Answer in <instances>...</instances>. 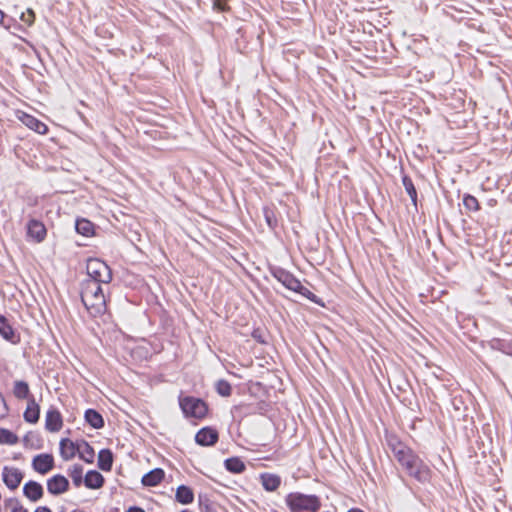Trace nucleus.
Wrapping results in <instances>:
<instances>
[{"label": "nucleus", "mask_w": 512, "mask_h": 512, "mask_svg": "<svg viewBox=\"0 0 512 512\" xmlns=\"http://www.w3.org/2000/svg\"><path fill=\"white\" fill-rule=\"evenodd\" d=\"M396 460L405 470L406 474L422 485H432L435 473L413 449H404L396 452Z\"/></svg>", "instance_id": "obj_1"}, {"label": "nucleus", "mask_w": 512, "mask_h": 512, "mask_svg": "<svg viewBox=\"0 0 512 512\" xmlns=\"http://www.w3.org/2000/svg\"><path fill=\"white\" fill-rule=\"evenodd\" d=\"M268 271L279 283H281L287 290L297 293L312 303L325 308L326 303L322 298L311 292L306 288L301 281L290 271L277 265H268Z\"/></svg>", "instance_id": "obj_2"}, {"label": "nucleus", "mask_w": 512, "mask_h": 512, "mask_svg": "<svg viewBox=\"0 0 512 512\" xmlns=\"http://www.w3.org/2000/svg\"><path fill=\"white\" fill-rule=\"evenodd\" d=\"M80 301L92 317L103 315L107 310L106 295L101 284L82 281L80 284Z\"/></svg>", "instance_id": "obj_3"}, {"label": "nucleus", "mask_w": 512, "mask_h": 512, "mask_svg": "<svg viewBox=\"0 0 512 512\" xmlns=\"http://www.w3.org/2000/svg\"><path fill=\"white\" fill-rule=\"evenodd\" d=\"M285 504L290 512H319L321 498L316 494L290 492L285 497Z\"/></svg>", "instance_id": "obj_4"}, {"label": "nucleus", "mask_w": 512, "mask_h": 512, "mask_svg": "<svg viewBox=\"0 0 512 512\" xmlns=\"http://www.w3.org/2000/svg\"><path fill=\"white\" fill-rule=\"evenodd\" d=\"M88 278L83 281L95 282L96 284H109L113 279L112 269L99 258H88L86 264Z\"/></svg>", "instance_id": "obj_5"}, {"label": "nucleus", "mask_w": 512, "mask_h": 512, "mask_svg": "<svg viewBox=\"0 0 512 512\" xmlns=\"http://www.w3.org/2000/svg\"><path fill=\"white\" fill-rule=\"evenodd\" d=\"M179 406L186 418L203 419L209 411L208 404L202 398L194 396L179 397Z\"/></svg>", "instance_id": "obj_6"}, {"label": "nucleus", "mask_w": 512, "mask_h": 512, "mask_svg": "<svg viewBox=\"0 0 512 512\" xmlns=\"http://www.w3.org/2000/svg\"><path fill=\"white\" fill-rule=\"evenodd\" d=\"M270 409L271 405L269 402L260 400L254 403H240L235 405L232 408V413L238 414L241 418H244L255 414L265 415Z\"/></svg>", "instance_id": "obj_7"}, {"label": "nucleus", "mask_w": 512, "mask_h": 512, "mask_svg": "<svg viewBox=\"0 0 512 512\" xmlns=\"http://www.w3.org/2000/svg\"><path fill=\"white\" fill-rule=\"evenodd\" d=\"M482 348L498 351L512 358V337H493L480 342Z\"/></svg>", "instance_id": "obj_8"}, {"label": "nucleus", "mask_w": 512, "mask_h": 512, "mask_svg": "<svg viewBox=\"0 0 512 512\" xmlns=\"http://www.w3.org/2000/svg\"><path fill=\"white\" fill-rule=\"evenodd\" d=\"M194 440L201 447H211L218 442L219 432L214 426H204L196 432Z\"/></svg>", "instance_id": "obj_9"}, {"label": "nucleus", "mask_w": 512, "mask_h": 512, "mask_svg": "<svg viewBox=\"0 0 512 512\" xmlns=\"http://www.w3.org/2000/svg\"><path fill=\"white\" fill-rule=\"evenodd\" d=\"M47 491L52 496H60L70 489V481L63 474H55L47 479Z\"/></svg>", "instance_id": "obj_10"}, {"label": "nucleus", "mask_w": 512, "mask_h": 512, "mask_svg": "<svg viewBox=\"0 0 512 512\" xmlns=\"http://www.w3.org/2000/svg\"><path fill=\"white\" fill-rule=\"evenodd\" d=\"M55 467V460L52 453H40L34 455V472L41 475L48 474Z\"/></svg>", "instance_id": "obj_11"}, {"label": "nucleus", "mask_w": 512, "mask_h": 512, "mask_svg": "<svg viewBox=\"0 0 512 512\" xmlns=\"http://www.w3.org/2000/svg\"><path fill=\"white\" fill-rule=\"evenodd\" d=\"M63 426V417L57 408L51 407L45 417V429L49 432H58Z\"/></svg>", "instance_id": "obj_12"}, {"label": "nucleus", "mask_w": 512, "mask_h": 512, "mask_svg": "<svg viewBox=\"0 0 512 512\" xmlns=\"http://www.w3.org/2000/svg\"><path fill=\"white\" fill-rule=\"evenodd\" d=\"M165 477V471L156 467L145 473L141 478V484L144 487H155L159 485Z\"/></svg>", "instance_id": "obj_13"}, {"label": "nucleus", "mask_w": 512, "mask_h": 512, "mask_svg": "<svg viewBox=\"0 0 512 512\" xmlns=\"http://www.w3.org/2000/svg\"><path fill=\"white\" fill-rule=\"evenodd\" d=\"M105 484L104 476L95 469L88 470L85 474L84 486L88 489L98 490Z\"/></svg>", "instance_id": "obj_14"}, {"label": "nucleus", "mask_w": 512, "mask_h": 512, "mask_svg": "<svg viewBox=\"0 0 512 512\" xmlns=\"http://www.w3.org/2000/svg\"><path fill=\"white\" fill-rule=\"evenodd\" d=\"M97 226L88 218L77 217L75 219V231L84 237H92L95 235Z\"/></svg>", "instance_id": "obj_15"}, {"label": "nucleus", "mask_w": 512, "mask_h": 512, "mask_svg": "<svg viewBox=\"0 0 512 512\" xmlns=\"http://www.w3.org/2000/svg\"><path fill=\"white\" fill-rule=\"evenodd\" d=\"M84 420L87 425L96 430L102 429L105 426L102 414L94 408H88L85 410Z\"/></svg>", "instance_id": "obj_16"}, {"label": "nucleus", "mask_w": 512, "mask_h": 512, "mask_svg": "<svg viewBox=\"0 0 512 512\" xmlns=\"http://www.w3.org/2000/svg\"><path fill=\"white\" fill-rule=\"evenodd\" d=\"M259 478L263 489L267 492H274L281 485V477L274 473L263 472Z\"/></svg>", "instance_id": "obj_17"}, {"label": "nucleus", "mask_w": 512, "mask_h": 512, "mask_svg": "<svg viewBox=\"0 0 512 512\" xmlns=\"http://www.w3.org/2000/svg\"><path fill=\"white\" fill-rule=\"evenodd\" d=\"M114 454L111 449L103 448L98 452L97 467L104 472H110L113 467Z\"/></svg>", "instance_id": "obj_18"}, {"label": "nucleus", "mask_w": 512, "mask_h": 512, "mask_svg": "<svg viewBox=\"0 0 512 512\" xmlns=\"http://www.w3.org/2000/svg\"><path fill=\"white\" fill-rule=\"evenodd\" d=\"M3 481L10 489H16L22 479L21 472L16 468L5 467L2 473Z\"/></svg>", "instance_id": "obj_19"}, {"label": "nucleus", "mask_w": 512, "mask_h": 512, "mask_svg": "<svg viewBox=\"0 0 512 512\" xmlns=\"http://www.w3.org/2000/svg\"><path fill=\"white\" fill-rule=\"evenodd\" d=\"M59 454L64 461H69L77 455V450L73 440L63 437L59 442Z\"/></svg>", "instance_id": "obj_20"}, {"label": "nucleus", "mask_w": 512, "mask_h": 512, "mask_svg": "<svg viewBox=\"0 0 512 512\" xmlns=\"http://www.w3.org/2000/svg\"><path fill=\"white\" fill-rule=\"evenodd\" d=\"M195 498L193 489L185 484H181L176 488L175 501L182 505L193 503Z\"/></svg>", "instance_id": "obj_21"}, {"label": "nucleus", "mask_w": 512, "mask_h": 512, "mask_svg": "<svg viewBox=\"0 0 512 512\" xmlns=\"http://www.w3.org/2000/svg\"><path fill=\"white\" fill-rule=\"evenodd\" d=\"M401 181H402V184L404 186L406 193L409 195V197L411 199L412 204L417 209V202H418L417 189H416L411 177L408 174L404 173L403 168L401 169Z\"/></svg>", "instance_id": "obj_22"}, {"label": "nucleus", "mask_w": 512, "mask_h": 512, "mask_svg": "<svg viewBox=\"0 0 512 512\" xmlns=\"http://www.w3.org/2000/svg\"><path fill=\"white\" fill-rule=\"evenodd\" d=\"M84 467L79 463H75L67 469V474L72 480L74 487L79 488L84 484L85 475Z\"/></svg>", "instance_id": "obj_23"}, {"label": "nucleus", "mask_w": 512, "mask_h": 512, "mask_svg": "<svg viewBox=\"0 0 512 512\" xmlns=\"http://www.w3.org/2000/svg\"><path fill=\"white\" fill-rule=\"evenodd\" d=\"M224 468L230 473L241 474L246 470V464L239 456H233L224 460Z\"/></svg>", "instance_id": "obj_24"}, {"label": "nucleus", "mask_w": 512, "mask_h": 512, "mask_svg": "<svg viewBox=\"0 0 512 512\" xmlns=\"http://www.w3.org/2000/svg\"><path fill=\"white\" fill-rule=\"evenodd\" d=\"M262 211L267 226L271 230H275L278 227V219L276 216L275 208L270 206H264Z\"/></svg>", "instance_id": "obj_25"}, {"label": "nucleus", "mask_w": 512, "mask_h": 512, "mask_svg": "<svg viewBox=\"0 0 512 512\" xmlns=\"http://www.w3.org/2000/svg\"><path fill=\"white\" fill-rule=\"evenodd\" d=\"M198 506L201 512H218L215 508L214 502L206 493L198 494Z\"/></svg>", "instance_id": "obj_26"}, {"label": "nucleus", "mask_w": 512, "mask_h": 512, "mask_svg": "<svg viewBox=\"0 0 512 512\" xmlns=\"http://www.w3.org/2000/svg\"><path fill=\"white\" fill-rule=\"evenodd\" d=\"M80 460L87 464H93L95 459V450L90 443H86L82 450L77 452Z\"/></svg>", "instance_id": "obj_27"}, {"label": "nucleus", "mask_w": 512, "mask_h": 512, "mask_svg": "<svg viewBox=\"0 0 512 512\" xmlns=\"http://www.w3.org/2000/svg\"><path fill=\"white\" fill-rule=\"evenodd\" d=\"M462 204L468 212H477L480 210V204L477 198L469 193L462 197Z\"/></svg>", "instance_id": "obj_28"}, {"label": "nucleus", "mask_w": 512, "mask_h": 512, "mask_svg": "<svg viewBox=\"0 0 512 512\" xmlns=\"http://www.w3.org/2000/svg\"><path fill=\"white\" fill-rule=\"evenodd\" d=\"M215 390L217 394L220 395L221 397H229L231 396L233 391L232 385L230 384L229 381L225 379H219L215 383Z\"/></svg>", "instance_id": "obj_29"}, {"label": "nucleus", "mask_w": 512, "mask_h": 512, "mask_svg": "<svg viewBox=\"0 0 512 512\" xmlns=\"http://www.w3.org/2000/svg\"><path fill=\"white\" fill-rule=\"evenodd\" d=\"M47 236V228L43 222L34 219V242L40 243Z\"/></svg>", "instance_id": "obj_30"}, {"label": "nucleus", "mask_w": 512, "mask_h": 512, "mask_svg": "<svg viewBox=\"0 0 512 512\" xmlns=\"http://www.w3.org/2000/svg\"><path fill=\"white\" fill-rule=\"evenodd\" d=\"M29 385L24 381H15L13 393L18 399H24L29 395Z\"/></svg>", "instance_id": "obj_31"}, {"label": "nucleus", "mask_w": 512, "mask_h": 512, "mask_svg": "<svg viewBox=\"0 0 512 512\" xmlns=\"http://www.w3.org/2000/svg\"><path fill=\"white\" fill-rule=\"evenodd\" d=\"M388 447L391 449V451L394 454V457L396 458V452L404 449H411L404 443H402L397 436H391L389 439H387Z\"/></svg>", "instance_id": "obj_32"}, {"label": "nucleus", "mask_w": 512, "mask_h": 512, "mask_svg": "<svg viewBox=\"0 0 512 512\" xmlns=\"http://www.w3.org/2000/svg\"><path fill=\"white\" fill-rule=\"evenodd\" d=\"M17 436L7 429L0 428V444H15L17 443Z\"/></svg>", "instance_id": "obj_33"}, {"label": "nucleus", "mask_w": 512, "mask_h": 512, "mask_svg": "<svg viewBox=\"0 0 512 512\" xmlns=\"http://www.w3.org/2000/svg\"><path fill=\"white\" fill-rule=\"evenodd\" d=\"M0 335L6 340H10L13 336V330L3 316H0Z\"/></svg>", "instance_id": "obj_34"}, {"label": "nucleus", "mask_w": 512, "mask_h": 512, "mask_svg": "<svg viewBox=\"0 0 512 512\" xmlns=\"http://www.w3.org/2000/svg\"><path fill=\"white\" fill-rule=\"evenodd\" d=\"M33 126H34V133L44 135L49 132V127L47 126V124L36 119L35 117H34Z\"/></svg>", "instance_id": "obj_35"}, {"label": "nucleus", "mask_w": 512, "mask_h": 512, "mask_svg": "<svg viewBox=\"0 0 512 512\" xmlns=\"http://www.w3.org/2000/svg\"><path fill=\"white\" fill-rule=\"evenodd\" d=\"M160 322L163 328L168 329L173 326V320L165 310H162L160 314Z\"/></svg>", "instance_id": "obj_36"}, {"label": "nucleus", "mask_w": 512, "mask_h": 512, "mask_svg": "<svg viewBox=\"0 0 512 512\" xmlns=\"http://www.w3.org/2000/svg\"><path fill=\"white\" fill-rule=\"evenodd\" d=\"M44 496V487L41 483L34 481V502L40 500Z\"/></svg>", "instance_id": "obj_37"}, {"label": "nucleus", "mask_w": 512, "mask_h": 512, "mask_svg": "<svg viewBox=\"0 0 512 512\" xmlns=\"http://www.w3.org/2000/svg\"><path fill=\"white\" fill-rule=\"evenodd\" d=\"M17 118L23 122L27 127L32 128V116L24 112H17Z\"/></svg>", "instance_id": "obj_38"}, {"label": "nucleus", "mask_w": 512, "mask_h": 512, "mask_svg": "<svg viewBox=\"0 0 512 512\" xmlns=\"http://www.w3.org/2000/svg\"><path fill=\"white\" fill-rule=\"evenodd\" d=\"M251 336L253 337L254 340H256L260 344H266L267 343V341L262 336L261 330L259 328L254 329L252 331V333H251Z\"/></svg>", "instance_id": "obj_39"}, {"label": "nucleus", "mask_w": 512, "mask_h": 512, "mask_svg": "<svg viewBox=\"0 0 512 512\" xmlns=\"http://www.w3.org/2000/svg\"><path fill=\"white\" fill-rule=\"evenodd\" d=\"M24 418L27 422L32 423V400L28 401L27 408L24 412Z\"/></svg>", "instance_id": "obj_40"}, {"label": "nucleus", "mask_w": 512, "mask_h": 512, "mask_svg": "<svg viewBox=\"0 0 512 512\" xmlns=\"http://www.w3.org/2000/svg\"><path fill=\"white\" fill-rule=\"evenodd\" d=\"M44 446V440L41 435L34 432V449H42Z\"/></svg>", "instance_id": "obj_41"}, {"label": "nucleus", "mask_w": 512, "mask_h": 512, "mask_svg": "<svg viewBox=\"0 0 512 512\" xmlns=\"http://www.w3.org/2000/svg\"><path fill=\"white\" fill-rule=\"evenodd\" d=\"M23 492L28 499L32 500V480L24 485Z\"/></svg>", "instance_id": "obj_42"}, {"label": "nucleus", "mask_w": 512, "mask_h": 512, "mask_svg": "<svg viewBox=\"0 0 512 512\" xmlns=\"http://www.w3.org/2000/svg\"><path fill=\"white\" fill-rule=\"evenodd\" d=\"M73 443L75 444V448L78 452L79 450H82L83 447H85L86 443H89V442L87 440H85L84 438H81V439H77V440L73 441Z\"/></svg>", "instance_id": "obj_43"}, {"label": "nucleus", "mask_w": 512, "mask_h": 512, "mask_svg": "<svg viewBox=\"0 0 512 512\" xmlns=\"http://www.w3.org/2000/svg\"><path fill=\"white\" fill-rule=\"evenodd\" d=\"M12 512H28V510L15 501L12 506Z\"/></svg>", "instance_id": "obj_44"}, {"label": "nucleus", "mask_w": 512, "mask_h": 512, "mask_svg": "<svg viewBox=\"0 0 512 512\" xmlns=\"http://www.w3.org/2000/svg\"><path fill=\"white\" fill-rule=\"evenodd\" d=\"M40 418V406L34 401V423Z\"/></svg>", "instance_id": "obj_45"}, {"label": "nucleus", "mask_w": 512, "mask_h": 512, "mask_svg": "<svg viewBox=\"0 0 512 512\" xmlns=\"http://www.w3.org/2000/svg\"><path fill=\"white\" fill-rule=\"evenodd\" d=\"M126 512H145V510L140 506L132 505L126 510Z\"/></svg>", "instance_id": "obj_46"}, {"label": "nucleus", "mask_w": 512, "mask_h": 512, "mask_svg": "<svg viewBox=\"0 0 512 512\" xmlns=\"http://www.w3.org/2000/svg\"><path fill=\"white\" fill-rule=\"evenodd\" d=\"M27 236L32 237V219L26 223Z\"/></svg>", "instance_id": "obj_47"}, {"label": "nucleus", "mask_w": 512, "mask_h": 512, "mask_svg": "<svg viewBox=\"0 0 512 512\" xmlns=\"http://www.w3.org/2000/svg\"><path fill=\"white\" fill-rule=\"evenodd\" d=\"M34 512H52L48 506H38L34 509Z\"/></svg>", "instance_id": "obj_48"}, {"label": "nucleus", "mask_w": 512, "mask_h": 512, "mask_svg": "<svg viewBox=\"0 0 512 512\" xmlns=\"http://www.w3.org/2000/svg\"><path fill=\"white\" fill-rule=\"evenodd\" d=\"M347 512H364V511L358 507H352V508L348 509Z\"/></svg>", "instance_id": "obj_49"}, {"label": "nucleus", "mask_w": 512, "mask_h": 512, "mask_svg": "<svg viewBox=\"0 0 512 512\" xmlns=\"http://www.w3.org/2000/svg\"><path fill=\"white\" fill-rule=\"evenodd\" d=\"M33 53H34V56L38 59L40 65H42V60L40 58V55H39V53L37 52V50L35 48L33 50Z\"/></svg>", "instance_id": "obj_50"}, {"label": "nucleus", "mask_w": 512, "mask_h": 512, "mask_svg": "<svg viewBox=\"0 0 512 512\" xmlns=\"http://www.w3.org/2000/svg\"><path fill=\"white\" fill-rule=\"evenodd\" d=\"M46 88H47V86H46V85L38 87V91H39V93H46V92H47V91H46Z\"/></svg>", "instance_id": "obj_51"}, {"label": "nucleus", "mask_w": 512, "mask_h": 512, "mask_svg": "<svg viewBox=\"0 0 512 512\" xmlns=\"http://www.w3.org/2000/svg\"><path fill=\"white\" fill-rule=\"evenodd\" d=\"M5 14L3 13V11L0 10V24H2L4 22V19H5Z\"/></svg>", "instance_id": "obj_52"}, {"label": "nucleus", "mask_w": 512, "mask_h": 512, "mask_svg": "<svg viewBox=\"0 0 512 512\" xmlns=\"http://www.w3.org/2000/svg\"><path fill=\"white\" fill-rule=\"evenodd\" d=\"M33 71H36L40 76H42V73L34 66Z\"/></svg>", "instance_id": "obj_53"}, {"label": "nucleus", "mask_w": 512, "mask_h": 512, "mask_svg": "<svg viewBox=\"0 0 512 512\" xmlns=\"http://www.w3.org/2000/svg\"><path fill=\"white\" fill-rule=\"evenodd\" d=\"M109 512H119L118 508H112Z\"/></svg>", "instance_id": "obj_54"}, {"label": "nucleus", "mask_w": 512, "mask_h": 512, "mask_svg": "<svg viewBox=\"0 0 512 512\" xmlns=\"http://www.w3.org/2000/svg\"><path fill=\"white\" fill-rule=\"evenodd\" d=\"M453 405H454V408H455V409H457V410L459 409V405H456V402H455V401H453Z\"/></svg>", "instance_id": "obj_55"}, {"label": "nucleus", "mask_w": 512, "mask_h": 512, "mask_svg": "<svg viewBox=\"0 0 512 512\" xmlns=\"http://www.w3.org/2000/svg\"><path fill=\"white\" fill-rule=\"evenodd\" d=\"M27 12H28L29 15H32V9L31 8H28Z\"/></svg>", "instance_id": "obj_56"}, {"label": "nucleus", "mask_w": 512, "mask_h": 512, "mask_svg": "<svg viewBox=\"0 0 512 512\" xmlns=\"http://www.w3.org/2000/svg\"><path fill=\"white\" fill-rule=\"evenodd\" d=\"M180 512H193V511H191V510H189V509H183V510H181Z\"/></svg>", "instance_id": "obj_57"}, {"label": "nucleus", "mask_w": 512, "mask_h": 512, "mask_svg": "<svg viewBox=\"0 0 512 512\" xmlns=\"http://www.w3.org/2000/svg\"><path fill=\"white\" fill-rule=\"evenodd\" d=\"M65 432H66V434H71V430L70 429H67Z\"/></svg>", "instance_id": "obj_58"}, {"label": "nucleus", "mask_w": 512, "mask_h": 512, "mask_svg": "<svg viewBox=\"0 0 512 512\" xmlns=\"http://www.w3.org/2000/svg\"><path fill=\"white\" fill-rule=\"evenodd\" d=\"M24 440L28 442V435L25 436Z\"/></svg>", "instance_id": "obj_59"}]
</instances>
